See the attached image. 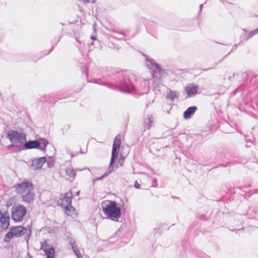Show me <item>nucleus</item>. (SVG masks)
<instances>
[{
	"mask_svg": "<svg viewBox=\"0 0 258 258\" xmlns=\"http://www.w3.org/2000/svg\"><path fill=\"white\" fill-rule=\"evenodd\" d=\"M92 82L123 93L139 96L147 93L149 90L147 80L137 78L134 73L127 71L118 72L103 77L102 79H94Z\"/></svg>",
	"mask_w": 258,
	"mask_h": 258,
	"instance_id": "f257e3e1",
	"label": "nucleus"
},
{
	"mask_svg": "<svg viewBox=\"0 0 258 258\" xmlns=\"http://www.w3.org/2000/svg\"><path fill=\"white\" fill-rule=\"evenodd\" d=\"M6 138L12 143L7 147V149L11 150L13 153L20 152L23 144L26 141V135L23 132L11 130L7 133Z\"/></svg>",
	"mask_w": 258,
	"mask_h": 258,
	"instance_id": "f03ea898",
	"label": "nucleus"
},
{
	"mask_svg": "<svg viewBox=\"0 0 258 258\" xmlns=\"http://www.w3.org/2000/svg\"><path fill=\"white\" fill-rule=\"evenodd\" d=\"M102 211L108 219L114 221H119L121 216L120 208L117 206L115 201H104L101 204Z\"/></svg>",
	"mask_w": 258,
	"mask_h": 258,
	"instance_id": "7ed1b4c3",
	"label": "nucleus"
},
{
	"mask_svg": "<svg viewBox=\"0 0 258 258\" xmlns=\"http://www.w3.org/2000/svg\"><path fill=\"white\" fill-rule=\"evenodd\" d=\"M24 234H26L25 240L28 242L31 235V230L22 226H15L11 228L6 235L4 242H7V238L11 239L14 237H20Z\"/></svg>",
	"mask_w": 258,
	"mask_h": 258,
	"instance_id": "20e7f679",
	"label": "nucleus"
},
{
	"mask_svg": "<svg viewBox=\"0 0 258 258\" xmlns=\"http://www.w3.org/2000/svg\"><path fill=\"white\" fill-rule=\"evenodd\" d=\"M146 58V65L152 70V76L154 78L160 79L165 74V71L152 58Z\"/></svg>",
	"mask_w": 258,
	"mask_h": 258,
	"instance_id": "39448f33",
	"label": "nucleus"
},
{
	"mask_svg": "<svg viewBox=\"0 0 258 258\" xmlns=\"http://www.w3.org/2000/svg\"><path fill=\"white\" fill-rule=\"evenodd\" d=\"M27 212L26 207L21 205H14L12 209V218L15 222L22 221Z\"/></svg>",
	"mask_w": 258,
	"mask_h": 258,
	"instance_id": "423d86ee",
	"label": "nucleus"
},
{
	"mask_svg": "<svg viewBox=\"0 0 258 258\" xmlns=\"http://www.w3.org/2000/svg\"><path fill=\"white\" fill-rule=\"evenodd\" d=\"M16 192L19 195H23L29 191V190H33L34 185L31 182L28 180L22 182L21 183L16 184L14 186Z\"/></svg>",
	"mask_w": 258,
	"mask_h": 258,
	"instance_id": "0eeeda50",
	"label": "nucleus"
},
{
	"mask_svg": "<svg viewBox=\"0 0 258 258\" xmlns=\"http://www.w3.org/2000/svg\"><path fill=\"white\" fill-rule=\"evenodd\" d=\"M73 197V196L71 190H69L66 194H61V198L58 201V205L63 208L67 206H71Z\"/></svg>",
	"mask_w": 258,
	"mask_h": 258,
	"instance_id": "6e6552de",
	"label": "nucleus"
},
{
	"mask_svg": "<svg viewBox=\"0 0 258 258\" xmlns=\"http://www.w3.org/2000/svg\"><path fill=\"white\" fill-rule=\"evenodd\" d=\"M39 143L38 140H34L26 142L23 144L21 151L27 149H39Z\"/></svg>",
	"mask_w": 258,
	"mask_h": 258,
	"instance_id": "1a4fd4ad",
	"label": "nucleus"
},
{
	"mask_svg": "<svg viewBox=\"0 0 258 258\" xmlns=\"http://www.w3.org/2000/svg\"><path fill=\"white\" fill-rule=\"evenodd\" d=\"M41 249L43 250L47 258H54L55 250L52 246L47 245L46 243L41 245Z\"/></svg>",
	"mask_w": 258,
	"mask_h": 258,
	"instance_id": "9d476101",
	"label": "nucleus"
},
{
	"mask_svg": "<svg viewBox=\"0 0 258 258\" xmlns=\"http://www.w3.org/2000/svg\"><path fill=\"white\" fill-rule=\"evenodd\" d=\"M45 162L46 158L45 157L34 159L32 160L31 166L35 170L41 169Z\"/></svg>",
	"mask_w": 258,
	"mask_h": 258,
	"instance_id": "9b49d317",
	"label": "nucleus"
},
{
	"mask_svg": "<svg viewBox=\"0 0 258 258\" xmlns=\"http://www.w3.org/2000/svg\"><path fill=\"white\" fill-rule=\"evenodd\" d=\"M185 92L188 97L195 96L198 93V86L191 84L185 88Z\"/></svg>",
	"mask_w": 258,
	"mask_h": 258,
	"instance_id": "f8f14e48",
	"label": "nucleus"
},
{
	"mask_svg": "<svg viewBox=\"0 0 258 258\" xmlns=\"http://www.w3.org/2000/svg\"><path fill=\"white\" fill-rule=\"evenodd\" d=\"M47 98L48 99V103H54L58 100L60 99V98L58 97L57 94H52L47 96ZM40 101L41 102H45L47 101L46 96L45 95L43 97H41L40 99Z\"/></svg>",
	"mask_w": 258,
	"mask_h": 258,
	"instance_id": "ddd939ff",
	"label": "nucleus"
},
{
	"mask_svg": "<svg viewBox=\"0 0 258 258\" xmlns=\"http://www.w3.org/2000/svg\"><path fill=\"white\" fill-rule=\"evenodd\" d=\"M35 198V194L33 190H29V191L22 195V201L27 203H31L33 202Z\"/></svg>",
	"mask_w": 258,
	"mask_h": 258,
	"instance_id": "4468645a",
	"label": "nucleus"
},
{
	"mask_svg": "<svg viewBox=\"0 0 258 258\" xmlns=\"http://www.w3.org/2000/svg\"><path fill=\"white\" fill-rule=\"evenodd\" d=\"M196 106H193L188 107L183 113V117L185 119H189L191 116L193 115L197 110Z\"/></svg>",
	"mask_w": 258,
	"mask_h": 258,
	"instance_id": "2eb2a0df",
	"label": "nucleus"
},
{
	"mask_svg": "<svg viewBox=\"0 0 258 258\" xmlns=\"http://www.w3.org/2000/svg\"><path fill=\"white\" fill-rule=\"evenodd\" d=\"M0 222L2 224V227L3 228L7 229L8 228L10 222V216L8 213H5V215L1 218Z\"/></svg>",
	"mask_w": 258,
	"mask_h": 258,
	"instance_id": "dca6fc26",
	"label": "nucleus"
},
{
	"mask_svg": "<svg viewBox=\"0 0 258 258\" xmlns=\"http://www.w3.org/2000/svg\"><path fill=\"white\" fill-rule=\"evenodd\" d=\"M119 148L112 147V152H111V157L110 162V166L112 167V165L114 163L115 161L116 160L118 152H119Z\"/></svg>",
	"mask_w": 258,
	"mask_h": 258,
	"instance_id": "f3484780",
	"label": "nucleus"
},
{
	"mask_svg": "<svg viewBox=\"0 0 258 258\" xmlns=\"http://www.w3.org/2000/svg\"><path fill=\"white\" fill-rule=\"evenodd\" d=\"M64 209L65 213L68 216L74 217L77 215L76 210L75 208L72 206V205L67 206Z\"/></svg>",
	"mask_w": 258,
	"mask_h": 258,
	"instance_id": "a211bd4d",
	"label": "nucleus"
},
{
	"mask_svg": "<svg viewBox=\"0 0 258 258\" xmlns=\"http://www.w3.org/2000/svg\"><path fill=\"white\" fill-rule=\"evenodd\" d=\"M153 124V117L152 116H149L145 118L144 121V127L145 129L149 130Z\"/></svg>",
	"mask_w": 258,
	"mask_h": 258,
	"instance_id": "6ab92c4d",
	"label": "nucleus"
},
{
	"mask_svg": "<svg viewBox=\"0 0 258 258\" xmlns=\"http://www.w3.org/2000/svg\"><path fill=\"white\" fill-rule=\"evenodd\" d=\"M38 140L39 143V149L41 151H45L46 146L48 144V141L44 138H40Z\"/></svg>",
	"mask_w": 258,
	"mask_h": 258,
	"instance_id": "aec40b11",
	"label": "nucleus"
},
{
	"mask_svg": "<svg viewBox=\"0 0 258 258\" xmlns=\"http://www.w3.org/2000/svg\"><path fill=\"white\" fill-rule=\"evenodd\" d=\"M66 173L69 178H73V179H74L76 175V173L75 170L70 167L66 168Z\"/></svg>",
	"mask_w": 258,
	"mask_h": 258,
	"instance_id": "412c9836",
	"label": "nucleus"
},
{
	"mask_svg": "<svg viewBox=\"0 0 258 258\" xmlns=\"http://www.w3.org/2000/svg\"><path fill=\"white\" fill-rule=\"evenodd\" d=\"M177 92L174 91L170 90L166 95V98L171 101H173L175 98H177Z\"/></svg>",
	"mask_w": 258,
	"mask_h": 258,
	"instance_id": "4be33fe9",
	"label": "nucleus"
},
{
	"mask_svg": "<svg viewBox=\"0 0 258 258\" xmlns=\"http://www.w3.org/2000/svg\"><path fill=\"white\" fill-rule=\"evenodd\" d=\"M120 137L119 135H117L114 140L112 147L120 148Z\"/></svg>",
	"mask_w": 258,
	"mask_h": 258,
	"instance_id": "5701e85b",
	"label": "nucleus"
},
{
	"mask_svg": "<svg viewBox=\"0 0 258 258\" xmlns=\"http://www.w3.org/2000/svg\"><path fill=\"white\" fill-rule=\"evenodd\" d=\"M113 168H114L113 166L111 167L110 166V167H109V169H108L109 171L107 172H105L102 176L98 177V178H96V179H94V180H93L94 181V183H95V182L96 181L101 180L103 178H104L105 177H107L113 170Z\"/></svg>",
	"mask_w": 258,
	"mask_h": 258,
	"instance_id": "b1692460",
	"label": "nucleus"
},
{
	"mask_svg": "<svg viewBox=\"0 0 258 258\" xmlns=\"http://www.w3.org/2000/svg\"><path fill=\"white\" fill-rule=\"evenodd\" d=\"M256 212L254 211V209L249 208L247 212V215L249 218L252 219L255 218Z\"/></svg>",
	"mask_w": 258,
	"mask_h": 258,
	"instance_id": "393cba45",
	"label": "nucleus"
},
{
	"mask_svg": "<svg viewBox=\"0 0 258 258\" xmlns=\"http://www.w3.org/2000/svg\"><path fill=\"white\" fill-rule=\"evenodd\" d=\"M237 163H242V162L240 161L239 160H234V161H232L231 162H228L227 164H220L218 166H223V167H226L228 165L231 166V165H235V164H236Z\"/></svg>",
	"mask_w": 258,
	"mask_h": 258,
	"instance_id": "a878e982",
	"label": "nucleus"
},
{
	"mask_svg": "<svg viewBox=\"0 0 258 258\" xmlns=\"http://www.w3.org/2000/svg\"><path fill=\"white\" fill-rule=\"evenodd\" d=\"M147 25L148 29H154V27H156V24L153 21H148Z\"/></svg>",
	"mask_w": 258,
	"mask_h": 258,
	"instance_id": "bb28decb",
	"label": "nucleus"
},
{
	"mask_svg": "<svg viewBox=\"0 0 258 258\" xmlns=\"http://www.w3.org/2000/svg\"><path fill=\"white\" fill-rule=\"evenodd\" d=\"M72 246H73V248L74 249V252L75 253L76 256L78 258H82V256L81 253L80 252L79 249L78 248H77L76 247V246L73 245Z\"/></svg>",
	"mask_w": 258,
	"mask_h": 258,
	"instance_id": "cd10ccee",
	"label": "nucleus"
},
{
	"mask_svg": "<svg viewBox=\"0 0 258 258\" xmlns=\"http://www.w3.org/2000/svg\"><path fill=\"white\" fill-rule=\"evenodd\" d=\"M258 33V28L253 30V31H251L249 34H248L247 37V39L246 40H248V39H249L250 38L252 37L253 36H254V35Z\"/></svg>",
	"mask_w": 258,
	"mask_h": 258,
	"instance_id": "c85d7f7f",
	"label": "nucleus"
},
{
	"mask_svg": "<svg viewBox=\"0 0 258 258\" xmlns=\"http://www.w3.org/2000/svg\"><path fill=\"white\" fill-rule=\"evenodd\" d=\"M243 227H239L238 228L230 229L231 231H235L236 233H238L239 234L243 232Z\"/></svg>",
	"mask_w": 258,
	"mask_h": 258,
	"instance_id": "c756f323",
	"label": "nucleus"
},
{
	"mask_svg": "<svg viewBox=\"0 0 258 258\" xmlns=\"http://www.w3.org/2000/svg\"><path fill=\"white\" fill-rule=\"evenodd\" d=\"M237 46L238 45L237 44H235L233 47L232 48L231 50V51L230 52H229L227 54L225 55L224 56V57L221 60V61L223 60L225 58H226L228 55H229L230 54V53L234 51L237 48Z\"/></svg>",
	"mask_w": 258,
	"mask_h": 258,
	"instance_id": "7c9ffc66",
	"label": "nucleus"
},
{
	"mask_svg": "<svg viewBox=\"0 0 258 258\" xmlns=\"http://www.w3.org/2000/svg\"><path fill=\"white\" fill-rule=\"evenodd\" d=\"M112 32H113L115 33H116L118 35H121V36H125V34H124V32H119V31H118L115 30H112Z\"/></svg>",
	"mask_w": 258,
	"mask_h": 258,
	"instance_id": "2f4dec72",
	"label": "nucleus"
},
{
	"mask_svg": "<svg viewBox=\"0 0 258 258\" xmlns=\"http://www.w3.org/2000/svg\"><path fill=\"white\" fill-rule=\"evenodd\" d=\"M152 186L154 187H157L158 186V182L156 179H153Z\"/></svg>",
	"mask_w": 258,
	"mask_h": 258,
	"instance_id": "473e14b6",
	"label": "nucleus"
},
{
	"mask_svg": "<svg viewBox=\"0 0 258 258\" xmlns=\"http://www.w3.org/2000/svg\"><path fill=\"white\" fill-rule=\"evenodd\" d=\"M199 218L200 220H208V219L206 217L205 215L204 214H202L199 216Z\"/></svg>",
	"mask_w": 258,
	"mask_h": 258,
	"instance_id": "72a5a7b5",
	"label": "nucleus"
},
{
	"mask_svg": "<svg viewBox=\"0 0 258 258\" xmlns=\"http://www.w3.org/2000/svg\"><path fill=\"white\" fill-rule=\"evenodd\" d=\"M60 38H61V36H60L59 37L56 43L54 45H53L52 47H51V48L50 49V50H49V52H48L47 54H49L54 49V48L55 46V45H56V44L59 41Z\"/></svg>",
	"mask_w": 258,
	"mask_h": 258,
	"instance_id": "f704fd0d",
	"label": "nucleus"
},
{
	"mask_svg": "<svg viewBox=\"0 0 258 258\" xmlns=\"http://www.w3.org/2000/svg\"><path fill=\"white\" fill-rule=\"evenodd\" d=\"M134 186L136 188H139L140 187V184L137 181H136L134 183Z\"/></svg>",
	"mask_w": 258,
	"mask_h": 258,
	"instance_id": "c9c22d12",
	"label": "nucleus"
},
{
	"mask_svg": "<svg viewBox=\"0 0 258 258\" xmlns=\"http://www.w3.org/2000/svg\"><path fill=\"white\" fill-rule=\"evenodd\" d=\"M120 233V230H118V231H117L114 234V236L113 237H115V236H119V233Z\"/></svg>",
	"mask_w": 258,
	"mask_h": 258,
	"instance_id": "e433bc0d",
	"label": "nucleus"
},
{
	"mask_svg": "<svg viewBox=\"0 0 258 258\" xmlns=\"http://www.w3.org/2000/svg\"><path fill=\"white\" fill-rule=\"evenodd\" d=\"M48 166L51 167L53 166L54 163L53 162H49L47 163Z\"/></svg>",
	"mask_w": 258,
	"mask_h": 258,
	"instance_id": "4c0bfd02",
	"label": "nucleus"
},
{
	"mask_svg": "<svg viewBox=\"0 0 258 258\" xmlns=\"http://www.w3.org/2000/svg\"><path fill=\"white\" fill-rule=\"evenodd\" d=\"M220 1L224 5H226L228 4V2L225 0H220Z\"/></svg>",
	"mask_w": 258,
	"mask_h": 258,
	"instance_id": "58836bf2",
	"label": "nucleus"
},
{
	"mask_svg": "<svg viewBox=\"0 0 258 258\" xmlns=\"http://www.w3.org/2000/svg\"><path fill=\"white\" fill-rule=\"evenodd\" d=\"M85 71H86V73H85L86 76V77H88V71L87 70V68L86 67L85 68Z\"/></svg>",
	"mask_w": 258,
	"mask_h": 258,
	"instance_id": "ea45409f",
	"label": "nucleus"
},
{
	"mask_svg": "<svg viewBox=\"0 0 258 258\" xmlns=\"http://www.w3.org/2000/svg\"><path fill=\"white\" fill-rule=\"evenodd\" d=\"M5 214L2 213L1 212H0V220H1V218H2L4 215Z\"/></svg>",
	"mask_w": 258,
	"mask_h": 258,
	"instance_id": "a19ab883",
	"label": "nucleus"
},
{
	"mask_svg": "<svg viewBox=\"0 0 258 258\" xmlns=\"http://www.w3.org/2000/svg\"><path fill=\"white\" fill-rule=\"evenodd\" d=\"M203 6V4H202L200 6V13L202 11Z\"/></svg>",
	"mask_w": 258,
	"mask_h": 258,
	"instance_id": "79ce46f5",
	"label": "nucleus"
},
{
	"mask_svg": "<svg viewBox=\"0 0 258 258\" xmlns=\"http://www.w3.org/2000/svg\"><path fill=\"white\" fill-rule=\"evenodd\" d=\"M80 191H78L77 192H76L75 196H78L80 195Z\"/></svg>",
	"mask_w": 258,
	"mask_h": 258,
	"instance_id": "37998d69",
	"label": "nucleus"
},
{
	"mask_svg": "<svg viewBox=\"0 0 258 258\" xmlns=\"http://www.w3.org/2000/svg\"><path fill=\"white\" fill-rule=\"evenodd\" d=\"M248 76H249V75H248V74H247L246 73H244L243 74V77H248Z\"/></svg>",
	"mask_w": 258,
	"mask_h": 258,
	"instance_id": "c03bdc74",
	"label": "nucleus"
},
{
	"mask_svg": "<svg viewBox=\"0 0 258 258\" xmlns=\"http://www.w3.org/2000/svg\"><path fill=\"white\" fill-rule=\"evenodd\" d=\"M76 41H77L79 43H80V44H81V41H80V40H79L77 37H76Z\"/></svg>",
	"mask_w": 258,
	"mask_h": 258,
	"instance_id": "a18cd8bd",
	"label": "nucleus"
},
{
	"mask_svg": "<svg viewBox=\"0 0 258 258\" xmlns=\"http://www.w3.org/2000/svg\"><path fill=\"white\" fill-rule=\"evenodd\" d=\"M258 193V189L255 190V191L253 192V194H257Z\"/></svg>",
	"mask_w": 258,
	"mask_h": 258,
	"instance_id": "49530a36",
	"label": "nucleus"
},
{
	"mask_svg": "<svg viewBox=\"0 0 258 258\" xmlns=\"http://www.w3.org/2000/svg\"><path fill=\"white\" fill-rule=\"evenodd\" d=\"M122 36H121V35H119V37H118V39H122Z\"/></svg>",
	"mask_w": 258,
	"mask_h": 258,
	"instance_id": "de8ad7c7",
	"label": "nucleus"
},
{
	"mask_svg": "<svg viewBox=\"0 0 258 258\" xmlns=\"http://www.w3.org/2000/svg\"><path fill=\"white\" fill-rule=\"evenodd\" d=\"M95 2H96V0H93V1H92V4H94V3H95Z\"/></svg>",
	"mask_w": 258,
	"mask_h": 258,
	"instance_id": "09e8293b",
	"label": "nucleus"
},
{
	"mask_svg": "<svg viewBox=\"0 0 258 258\" xmlns=\"http://www.w3.org/2000/svg\"><path fill=\"white\" fill-rule=\"evenodd\" d=\"M91 39H95V38H94V36H92V37H91Z\"/></svg>",
	"mask_w": 258,
	"mask_h": 258,
	"instance_id": "8fccbe9b",
	"label": "nucleus"
},
{
	"mask_svg": "<svg viewBox=\"0 0 258 258\" xmlns=\"http://www.w3.org/2000/svg\"><path fill=\"white\" fill-rule=\"evenodd\" d=\"M246 147H249V144H247V145H246Z\"/></svg>",
	"mask_w": 258,
	"mask_h": 258,
	"instance_id": "3c124183",
	"label": "nucleus"
},
{
	"mask_svg": "<svg viewBox=\"0 0 258 258\" xmlns=\"http://www.w3.org/2000/svg\"><path fill=\"white\" fill-rule=\"evenodd\" d=\"M246 147H249V144H247V145H246Z\"/></svg>",
	"mask_w": 258,
	"mask_h": 258,
	"instance_id": "603ef678",
	"label": "nucleus"
},
{
	"mask_svg": "<svg viewBox=\"0 0 258 258\" xmlns=\"http://www.w3.org/2000/svg\"><path fill=\"white\" fill-rule=\"evenodd\" d=\"M43 242H47V240H44V241Z\"/></svg>",
	"mask_w": 258,
	"mask_h": 258,
	"instance_id": "864d4df0",
	"label": "nucleus"
}]
</instances>
